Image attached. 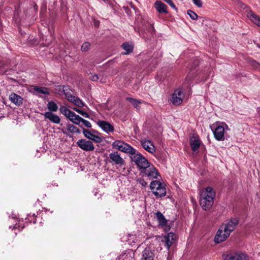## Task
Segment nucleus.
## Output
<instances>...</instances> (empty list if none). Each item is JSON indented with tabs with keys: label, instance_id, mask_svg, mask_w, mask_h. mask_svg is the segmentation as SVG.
Instances as JSON below:
<instances>
[{
	"label": "nucleus",
	"instance_id": "obj_1",
	"mask_svg": "<svg viewBox=\"0 0 260 260\" xmlns=\"http://www.w3.org/2000/svg\"><path fill=\"white\" fill-rule=\"evenodd\" d=\"M238 223V219L234 218L226 224L221 225L215 236L214 239L215 243H220L225 241L229 237L231 233L235 229Z\"/></svg>",
	"mask_w": 260,
	"mask_h": 260
},
{
	"label": "nucleus",
	"instance_id": "obj_2",
	"mask_svg": "<svg viewBox=\"0 0 260 260\" xmlns=\"http://www.w3.org/2000/svg\"><path fill=\"white\" fill-rule=\"evenodd\" d=\"M216 192L210 186L203 188L200 192V204L204 210H208L212 207Z\"/></svg>",
	"mask_w": 260,
	"mask_h": 260
},
{
	"label": "nucleus",
	"instance_id": "obj_3",
	"mask_svg": "<svg viewBox=\"0 0 260 260\" xmlns=\"http://www.w3.org/2000/svg\"><path fill=\"white\" fill-rule=\"evenodd\" d=\"M150 188L156 198H161L166 194L165 184L159 181H152L150 184Z\"/></svg>",
	"mask_w": 260,
	"mask_h": 260
},
{
	"label": "nucleus",
	"instance_id": "obj_4",
	"mask_svg": "<svg viewBox=\"0 0 260 260\" xmlns=\"http://www.w3.org/2000/svg\"><path fill=\"white\" fill-rule=\"evenodd\" d=\"M131 158L141 172L149 167L150 164L148 160L139 152H136L135 154H132Z\"/></svg>",
	"mask_w": 260,
	"mask_h": 260
},
{
	"label": "nucleus",
	"instance_id": "obj_5",
	"mask_svg": "<svg viewBox=\"0 0 260 260\" xmlns=\"http://www.w3.org/2000/svg\"><path fill=\"white\" fill-rule=\"evenodd\" d=\"M223 260H249L248 255L240 251H230L224 253Z\"/></svg>",
	"mask_w": 260,
	"mask_h": 260
},
{
	"label": "nucleus",
	"instance_id": "obj_6",
	"mask_svg": "<svg viewBox=\"0 0 260 260\" xmlns=\"http://www.w3.org/2000/svg\"><path fill=\"white\" fill-rule=\"evenodd\" d=\"M114 148L130 154H135L136 150L128 144L120 140H116L112 143Z\"/></svg>",
	"mask_w": 260,
	"mask_h": 260
},
{
	"label": "nucleus",
	"instance_id": "obj_7",
	"mask_svg": "<svg viewBox=\"0 0 260 260\" xmlns=\"http://www.w3.org/2000/svg\"><path fill=\"white\" fill-rule=\"evenodd\" d=\"M184 96V93L182 89L179 88L174 91L170 101L173 105L178 106L181 104Z\"/></svg>",
	"mask_w": 260,
	"mask_h": 260
},
{
	"label": "nucleus",
	"instance_id": "obj_8",
	"mask_svg": "<svg viewBox=\"0 0 260 260\" xmlns=\"http://www.w3.org/2000/svg\"><path fill=\"white\" fill-rule=\"evenodd\" d=\"M109 162L111 164L122 166L124 165V159L120 156L117 152H113L109 154Z\"/></svg>",
	"mask_w": 260,
	"mask_h": 260
},
{
	"label": "nucleus",
	"instance_id": "obj_9",
	"mask_svg": "<svg viewBox=\"0 0 260 260\" xmlns=\"http://www.w3.org/2000/svg\"><path fill=\"white\" fill-rule=\"evenodd\" d=\"M77 144L79 148L86 151H92L94 149V146L92 143L85 139L79 140Z\"/></svg>",
	"mask_w": 260,
	"mask_h": 260
},
{
	"label": "nucleus",
	"instance_id": "obj_10",
	"mask_svg": "<svg viewBox=\"0 0 260 260\" xmlns=\"http://www.w3.org/2000/svg\"><path fill=\"white\" fill-rule=\"evenodd\" d=\"M141 173H143L146 177H148L150 179L156 178L159 174L157 170L152 165H149V167L144 169Z\"/></svg>",
	"mask_w": 260,
	"mask_h": 260
},
{
	"label": "nucleus",
	"instance_id": "obj_11",
	"mask_svg": "<svg viewBox=\"0 0 260 260\" xmlns=\"http://www.w3.org/2000/svg\"><path fill=\"white\" fill-rule=\"evenodd\" d=\"M140 143L143 148L147 152L151 154H154L155 152V147L151 141L144 139L141 140Z\"/></svg>",
	"mask_w": 260,
	"mask_h": 260
},
{
	"label": "nucleus",
	"instance_id": "obj_12",
	"mask_svg": "<svg viewBox=\"0 0 260 260\" xmlns=\"http://www.w3.org/2000/svg\"><path fill=\"white\" fill-rule=\"evenodd\" d=\"M213 132L216 140L218 141H223L224 140L225 129L223 125H217L213 131Z\"/></svg>",
	"mask_w": 260,
	"mask_h": 260
},
{
	"label": "nucleus",
	"instance_id": "obj_13",
	"mask_svg": "<svg viewBox=\"0 0 260 260\" xmlns=\"http://www.w3.org/2000/svg\"><path fill=\"white\" fill-rule=\"evenodd\" d=\"M98 125L105 133L108 134L114 131V126L110 123L103 120H98L96 122Z\"/></svg>",
	"mask_w": 260,
	"mask_h": 260
},
{
	"label": "nucleus",
	"instance_id": "obj_14",
	"mask_svg": "<svg viewBox=\"0 0 260 260\" xmlns=\"http://www.w3.org/2000/svg\"><path fill=\"white\" fill-rule=\"evenodd\" d=\"M61 132L65 135H68L70 137L69 133L71 134H79L80 133V131L79 129L76 127V126L74 125L73 124L68 123L67 124L66 128H63L61 129Z\"/></svg>",
	"mask_w": 260,
	"mask_h": 260
},
{
	"label": "nucleus",
	"instance_id": "obj_15",
	"mask_svg": "<svg viewBox=\"0 0 260 260\" xmlns=\"http://www.w3.org/2000/svg\"><path fill=\"white\" fill-rule=\"evenodd\" d=\"M176 239L175 234L173 233H169L167 235H165L162 240V242H165V245L167 247L168 249H169L170 247L172 246Z\"/></svg>",
	"mask_w": 260,
	"mask_h": 260
},
{
	"label": "nucleus",
	"instance_id": "obj_16",
	"mask_svg": "<svg viewBox=\"0 0 260 260\" xmlns=\"http://www.w3.org/2000/svg\"><path fill=\"white\" fill-rule=\"evenodd\" d=\"M45 119H49L51 122L59 124L60 122V118L57 115L51 112H46L44 114Z\"/></svg>",
	"mask_w": 260,
	"mask_h": 260
},
{
	"label": "nucleus",
	"instance_id": "obj_17",
	"mask_svg": "<svg viewBox=\"0 0 260 260\" xmlns=\"http://www.w3.org/2000/svg\"><path fill=\"white\" fill-rule=\"evenodd\" d=\"M9 100L15 105L19 106L22 105L23 98L15 93H11L9 95Z\"/></svg>",
	"mask_w": 260,
	"mask_h": 260
},
{
	"label": "nucleus",
	"instance_id": "obj_18",
	"mask_svg": "<svg viewBox=\"0 0 260 260\" xmlns=\"http://www.w3.org/2000/svg\"><path fill=\"white\" fill-rule=\"evenodd\" d=\"M154 7L156 10L160 14H167V6L161 1H156L154 3Z\"/></svg>",
	"mask_w": 260,
	"mask_h": 260
},
{
	"label": "nucleus",
	"instance_id": "obj_19",
	"mask_svg": "<svg viewBox=\"0 0 260 260\" xmlns=\"http://www.w3.org/2000/svg\"><path fill=\"white\" fill-rule=\"evenodd\" d=\"M200 144V140L198 136H193L190 138V145L192 151H197L199 148Z\"/></svg>",
	"mask_w": 260,
	"mask_h": 260
},
{
	"label": "nucleus",
	"instance_id": "obj_20",
	"mask_svg": "<svg viewBox=\"0 0 260 260\" xmlns=\"http://www.w3.org/2000/svg\"><path fill=\"white\" fill-rule=\"evenodd\" d=\"M154 253L149 248H145L142 252V260H153Z\"/></svg>",
	"mask_w": 260,
	"mask_h": 260
},
{
	"label": "nucleus",
	"instance_id": "obj_21",
	"mask_svg": "<svg viewBox=\"0 0 260 260\" xmlns=\"http://www.w3.org/2000/svg\"><path fill=\"white\" fill-rule=\"evenodd\" d=\"M61 88L64 95H66L67 99L70 101L71 99L74 96L73 95V91L69 88V86H67L63 85L61 86Z\"/></svg>",
	"mask_w": 260,
	"mask_h": 260
},
{
	"label": "nucleus",
	"instance_id": "obj_22",
	"mask_svg": "<svg viewBox=\"0 0 260 260\" xmlns=\"http://www.w3.org/2000/svg\"><path fill=\"white\" fill-rule=\"evenodd\" d=\"M68 119L74 124L79 125L81 122L82 118L73 112L70 116L69 117Z\"/></svg>",
	"mask_w": 260,
	"mask_h": 260
},
{
	"label": "nucleus",
	"instance_id": "obj_23",
	"mask_svg": "<svg viewBox=\"0 0 260 260\" xmlns=\"http://www.w3.org/2000/svg\"><path fill=\"white\" fill-rule=\"evenodd\" d=\"M156 217L159 222V224L161 225H165L167 224V220L163 214L159 211L155 213Z\"/></svg>",
	"mask_w": 260,
	"mask_h": 260
},
{
	"label": "nucleus",
	"instance_id": "obj_24",
	"mask_svg": "<svg viewBox=\"0 0 260 260\" xmlns=\"http://www.w3.org/2000/svg\"><path fill=\"white\" fill-rule=\"evenodd\" d=\"M69 102L73 103L75 105L79 107H82L84 105L83 101L81 100H80L78 97L75 96H73V98L71 99V100Z\"/></svg>",
	"mask_w": 260,
	"mask_h": 260
},
{
	"label": "nucleus",
	"instance_id": "obj_25",
	"mask_svg": "<svg viewBox=\"0 0 260 260\" xmlns=\"http://www.w3.org/2000/svg\"><path fill=\"white\" fill-rule=\"evenodd\" d=\"M35 91L43 94L48 95L49 94L48 89L45 87L35 86L34 88Z\"/></svg>",
	"mask_w": 260,
	"mask_h": 260
},
{
	"label": "nucleus",
	"instance_id": "obj_26",
	"mask_svg": "<svg viewBox=\"0 0 260 260\" xmlns=\"http://www.w3.org/2000/svg\"><path fill=\"white\" fill-rule=\"evenodd\" d=\"M96 132L94 130H92L91 132L89 131L88 129H85L83 127V134L84 136L89 140H92V138L94 136V134Z\"/></svg>",
	"mask_w": 260,
	"mask_h": 260
},
{
	"label": "nucleus",
	"instance_id": "obj_27",
	"mask_svg": "<svg viewBox=\"0 0 260 260\" xmlns=\"http://www.w3.org/2000/svg\"><path fill=\"white\" fill-rule=\"evenodd\" d=\"M59 110L60 112L68 118L70 116L73 112L64 106H60Z\"/></svg>",
	"mask_w": 260,
	"mask_h": 260
},
{
	"label": "nucleus",
	"instance_id": "obj_28",
	"mask_svg": "<svg viewBox=\"0 0 260 260\" xmlns=\"http://www.w3.org/2000/svg\"><path fill=\"white\" fill-rule=\"evenodd\" d=\"M122 47L126 51L124 54H128L133 50V46L127 42L123 43Z\"/></svg>",
	"mask_w": 260,
	"mask_h": 260
},
{
	"label": "nucleus",
	"instance_id": "obj_29",
	"mask_svg": "<svg viewBox=\"0 0 260 260\" xmlns=\"http://www.w3.org/2000/svg\"><path fill=\"white\" fill-rule=\"evenodd\" d=\"M126 100L130 102L133 106L137 109L138 108L139 105L142 103V101L132 98H127Z\"/></svg>",
	"mask_w": 260,
	"mask_h": 260
},
{
	"label": "nucleus",
	"instance_id": "obj_30",
	"mask_svg": "<svg viewBox=\"0 0 260 260\" xmlns=\"http://www.w3.org/2000/svg\"><path fill=\"white\" fill-rule=\"evenodd\" d=\"M47 108L49 110V112H56L58 109L57 105L52 101L48 103Z\"/></svg>",
	"mask_w": 260,
	"mask_h": 260
},
{
	"label": "nucleus",
	"instance_id": "obj_31",
	"mask_svg": "<svg viewBox=\"0 0 260 260\" xmlns=\"http://www.w3.org/2000/svg\"><path fill=\"white\" fill-rule=\"evenodd\" d=\"M250 18L253 23L260 26V17L252 13L250 15Z\"/></svg>",
	"mask_w": 260,
	"mask_h": 260
},
{
	"label": "nucleus",
	"instance_id": "obj_32",
	"mask_svg": "<svg viewBox=\"0 0 260 260\" xmlns=\"http://www.w3.org/2000/svg\"><path fill=\"white\" fill-rule=\"evenodd\" d=\"M73 110L86 118L89 117V115L87 112H84V111H82L81 110L78 109L77 108H74Z\"/></svg>",
	"mask_w": 260,
	"mask_h": 260
},
{
	"label": "nucleus",
	"instance_id": "obj_33",
	"mask_svg": "<svg viewBox=\"0 0 260 260\" xmlns=\"http://www.w3.org/2000/svg\"><path fill=\"white\" fill-rule=\"evenodd\" d=\"M90 47V44L89 42L84 43L81 46V50L83 52L87 51Z\"/></svg>",
	"mask_w": 260,
	"mask_h": 260
},
{
	"label": "nucleus",
	"instance_id": "obj_34",
	"mask_svg": "<svg viewBox=\"0 0 260 260\" xmlns=\"http://www.w3.org/2000/svg\"><path fill=\"white\" fill-rule=\"evenodd\" d=\"M187 14L192 20H196L198 18L197 14L191 10H188Z\"/></svg>",
	"mask_w": 260,
	"mask_h": 260
},
{
	"label": "nucleus",
	"instance_id": "obj_35",
	"mask_svg": "<svg viewBox=\"0 0 260 260\" xmlns=\"http://www.w3.org/2000/svg\"><path fill=\"white\" fill-rule=\"evenodd\" d=\"M91 140L96 143H100L102 141L101 137L96 135H94V136L92 138Z\"/></svg>",
	"mask_w": 260,
	"mask_h": 260
},
{
	"label": "nucleus",
	"instance_id": "obj_36",
	"mask_svg": "<svg viewBox=\"0 0 260 260\" xmlns=\"http://www.w3.org/2000/svg\"><path fill=\"white\" fill-rule=\"evenodd\" d=\"M192 2L196 6L199 8L202 7L203 3L201 0H192Z\"/></svg>",
	"mask_w": 260,
	"mask_h": 260
},
{
	"label": "nucleus",
	"instance_id": "obj_37",
	"mask_svg": "<svg viewBox=\"0 0 260 260\" xmlns=\"http://www.w3.org/2000/svg\"><path fill=\"white\" fill-rule=\"evenodd\" d=\"M81 122L84 124V125L86 127L88 128H90L91 127V124L89 121L82 118Z\"/></svg>",
	"mask_w": 260,
	"mask_h": 260
},
{
	"label": "nucleus",
	"instance_id": "obj_38",
	"mask_svg": "<svg viewBox=\"0 0 260 260\" xmlns=\"http://www.w3.org/2000/svg\"><path fill=\"white\" fill-rule=\"evenodd\" d=\"M165 2L168 3L172 8L176 9V7L175 4L173 3L172 0H164Z\"/></svg>",
	"mask_w": 260,
	"mask_h": 260
},
{
	"label": "nucleus",
	"instance_id": "obj_39",
	"mask_svg": "<svg viewBox=\"0 0 260 260\" xmlns=\"http://www.w3.org/2000/svg\"><path fill=\"white\" fill-rule=\"evenodd\" d=\"M90 79L91 80L93 81H96L99 79V77L97 75L95 74L91 75V77H90Z\"/></svg>",
	"mask_w": 260,
	"mask_h": 260
},
{
	"label": "nucleus",
	"instance_id": "obj_40",
	"mask_svg": "<svg viewBox=\"0 0 260 260\" xmlns=\"http://www.w3.org/2000/svg\"><path fill=\"white\" fill-rule=\"evenodd\" d=\"M252 64L254 67H255L256 69H258L259 67H260V64L255 61H253L252 62Z\"/></svg>",
	"mask_w": 260,
	"mask_h": 260
},
{
	"label": "nucleus",
	"instance_id": "obj_41",
	"mask_svg": "<svg viewBox=\"0 0 260 260\" xmlns=\"http://www.w3.org/2000/svg\"><path fill=\"white\" fill-rule=\"evenodd\" d=\"M99 22L97 21V22H94V25L98 26L99 25Z\"/></svg>",
	"mask_w": 260,
	"mask_h": 260
},
{
	"label": "nucleus",
	"instance_id": "obj_42",
	"mask_svg": "<svg viewBox=\"0 0 260 260\" xmlns=\"http://www.w3.org/2000/svg\"><path fill=\"white\" fill-rule=\"evenodd\" d=\"M224 125H225V126H226V127H228V126L226 124H225V123L224 124Z\"/></svg>",
	"mask_w": 260,
	"mask_h": 260
}]
</instances>
